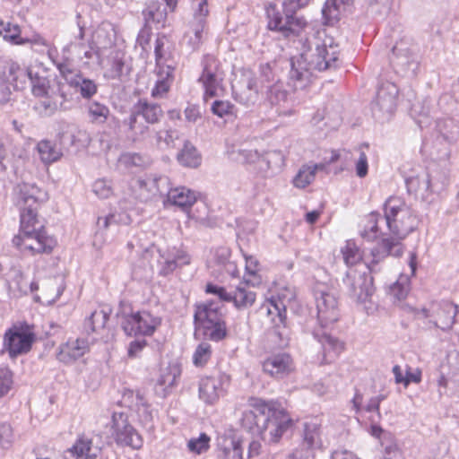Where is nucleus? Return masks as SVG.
Returning <instances> with one entry per match:
<instances>
[{
	"label": "nucleus",
	"instance_id": "f257e3e1",
	"mask_svg": "<svg viewBox=\"0 0 459 459\" xmlns=\"http://www.w3.org/2000/svg\"><path fill=\"white\" fill-rule=\"evenodd\" d=\"M307 30L303 31L306 34L305 38L302 34L299 37L302 44L301 54L290 59L289 83L294 90L305 89L311 83L314 72L325 71L337 61L335 52L328 51V47L333 48L332 39L325 38V30H313L312 32H308Z\"/></svg>",
	"mask_w": 459,
	"mask_h": 459
},
{
	"label": "nucleus",
	"instance_id": "f03ea898",
	"mask_svg": "<svg viewBox=\"0 0 459 459\" xmlns=\"http://www.w3.org/2000/svg\"><path fill=\"white\" fill-rule=\"evenodd\" d=\"M385 225L390 238H383L372 249L374 262L392 255L399 257L403 253L402 241L418 226V219L403 199L389 197L384 204Z\"/></svg>",
	"mask_w": 459,
	"mask_h": 459
},
{
	"label": "nucleus",
	"instance_id": "7ed1b4c3",
	"mask_svg": "<svg viewBox=\"0 0 459 459\" xmlns=\"http://www.w3.org/2000/svg\"><path fill=\"white\" fill-rule=\"evenodd\" d=\"M248 404L251 409L242 413L241 427L269 444L277 443L292 422L285 409L276 401L257 397L249 398Z\"/></svg>",
	"mask_w": 459,
	"mask_h": 459
},
{
	"label": "nucleus",
	"instance_id": "20e7f679",
	"mask_svg": "<svg viewBox=\"0 0 459 459\" xmlns=\"http://www.w3.org/2000/svg\"><path fill=\"white\" fill-rule=\"evenodd\" d=\"M311 0H283L282 10L270 4L266 9L268 29L278 32L285 39L299 37L306 29H310L307 21L297 12L307 6Z\"/></svg>",
	"mask_w": 459,
	"mask_h": 459
},
{
	"label": "nucleus",
	"instance_id": "39448f33",
	"mask_svg": "<svg viewBox=\"0 0 459 459\" xmlns=\"http://www.w3.org/2000/svg\"><path fill=\"white\" fill-rule=\"evenodd\" d=\"M346 278L350 282V297L356 302H365L373 293L369 266L363 262V251L353 240H346Z\"/></svg>",
	"mask_w": 459,
	"mask_h": 459
},
{
	"label": "nucleus",
	"instance_id": "423d86ee",
	"mask_svg": "<svg viewBox=\"0 0 459 459\" xmlns=\"http://www.w3.org/2000/svg\"><path fill=\"white\" fill-rule=\"evenodd\" d=\"M164 115L160 105L140 99L131 108L123 123L127 126L129 137L134 143L143 141L150 132L149 125L158 124Z\"/></svg>",
	"mask_w": 459,
	"mask_h": 459
},
{
	"label": "nucleus",
	"instance_id": "0eeeda50",
	"mask_svg": "<svg viewBox=\"0 0 459 459\" xmlns=\"http://www.w3.org/2000/svg\"><path fill=\"white\" fill-rule=\"evenodd\" d=\"M223 305L217 301H208L195 306L194 322L210 340L219 342L227 335V328L222 312Z\"/></svg>",
	"mask_w": 459,
	"mask_h": 459
},
{
	"label": "nucleus",
	"instance_id": "6e6552de",
	"mask_svg": "<svg viewBox=\"0 0 459 459\" xmlns=\"http://www.w3.org/2000/svg\"><path fill=\"white\" fill-rule=\"evenodd\" d=\"M295 298L292 290L285 288L267 299L259 311L266 314L273 325L274 333L282 340L287 335V306Z\"/></svg>",
	"mask_w": 459,
	"mask_h": 459
},
{
	"label": "nucleus",
	"instance_id": "1a4fd4ad",
	"mask_svg": "<svg viewBox=\"0 0 459 459\" xmlns=\"http://www.w3.org/2000/svg\"><path fill=\"white\" fill-rule=\"evenodd\" d=\"M117 317L126 334L130 336L152 335L161 324V318L143 310L134 312L130 307H122Z\"/></svg>",
	"mask_w": 459,
	"mask_h": 459
},
{
	"label": "nucleus",
	"instance_id": "9d476101",
	"mask_svg": "<svg viewBox=\"0 0 459 459\" xmlns=\"http://www.w3.org/2000/svg\"><path fill=\"white\" fill-rule=\"evenodd\" d=\"M16 74H18L19 79L25 77L30 79L32 93L36 97L56 94H61L63 97H65L64 90L68 89V86L57 78L48 79L47 77L39 76L38 74H33L31 70H24L21 68L16 63L10 64L9 74L12 76Z\"/></svg>",
	"mask_w": 459,
	"mask_h": 459
},
{
	"label": "nucleus",
	"instance_id": "9b49d317",
	"mask_svg": "<svg viewBox=\"0 0 459 459\" xmlns=\"http://www.w3.org/2000/svg\"><path fill=\"white\" fill-rule=\"evenodd\" d=\"M35 341V333L27 324L13 325L8 328L3 340V351L11 359L28 353Z\"/></svg>",
	"mask_w": 459,
	"mask_h": 459
},
{
	"label": "nucleus",
	"instance_id": "f8f14e48",
	"mask_svg": "<svg viewBox=\"0 0 459 459\" xmlns=\"http://www.w3.org/2000/svg\"><path fill=\"white\" fill-rule=\"evenodd\" d=\"M419 316L429 318V323L443 332H448L454 325L459 324V306L446 300L432 304L429 308H422Z\"/></svg>",
	"mask_w": 459,
	"mask_h": 459
},
{
	"label": "nucleus",
	"instance_id": "ddd939ff",
	"mask_svg": "<svg viewBox=\"0 0 459 459\" xmlns=\"http://www.w3.org/2000/svg\"><path fill=\"white\" fill-rule=\"evenodd\" d=\"M56 67L64 83L68 86V92H72V89H74L84 100H90L97 93V83L93 80L83 76L81 71L75 69L71 63L67 61L61 62L56 65Z\"/></svg>",
	"mask_w": 459,
	"mask_h": 459
},
{
	"label": "nucleus",
	"instance_id": "4468645a",
	"mask_svg": "<svg viewBox=\"0 0 459 459\" xmlns=\"http://www.w3.org/2000/svg\"><path fill=\"white\" fill-rule=\"evenodd\" d=\"M397 95L398 89L392 82H386L378 87L371 106L372 115L377 121L385 123L392 118L396 108Z\"/></svg>",
	"mask_w": 459,
	"mask_h": 459
},
{
	"label": "nucleus",
	"instance_id": "2eb2a0df",
	"mask_svg": "<svg viewBox=\"0 0 459 459\" xmlns=\"http://www.w3.org/2000/svg\"><path fill=\"white\" fill-rule=\"evenodd\" d=\"M417 48L409 39H403L392 48L390 62L396 73L406 75L409 73L414 74L418 68L419 61Z\"/></svg>",
	"mask_w": 459,
	"mask_h": 459
},
{
	"label": "nucleus",
	"instance_id": "dca6fc26",
	"mask_svg": "<svg viewBox=\"0 0 459 459\" xmlns=\"http://www.w3.org/2000/svg\"><path fill=\"white\" fill-rule=\"evenodd\" d=\"M13 244L22 251H30L31 255L50 253L56 246V240L45 230L22 232L14 236Z\"/></svg>",
	"mask_w": 459,
	"mask_h": 459
},
{
	"label": "nucleus",
	"instance_id": "f3484780",
	"mask_svg": "<svg viewBox=\"0 0 459 459\" xmlns=\"http://www.w3.org/2000/svg\"><path fill=\"white\" fill-rule=\"evenodd\" d=\"M112 429L115 440L118 445L139 449L143 441L141 435L128 422L127 415L124 412H114L112 415Z\"/></svg>",
	"mask_w": 459,
	"mask_h": 459
},
{
	"label": "nucleus",
	"instance_id": "a211bd4d",
	"mask_svg": "<svg viewBox=\"0 0 459 459\" xmlns=\"http://www.w3.org/2000/svg\"><path fill=\"white\" fill-rule=\"evenodd\" d=\"M262 87V84L251 71H245L240 80L232 85V91L237 100L249 106L256 101Z\"/></svg>",
	"mask_w": 459,
	"mask_h": 459
},
{
	"label": "nucleus",
	"instance_id": "6ab92c4d",
	"mask_svg": "<svg viewBox=\"0 0 459 459\" xmlns=\"http://www.w3.org/2000/svg\"><path fill=\"white\" fill-rule=\"evenodd\" d=\"M117 39L115 24L110 22H102L93 31L89 47L94 50L98 62H101L103 50L110 48Z\"/></svg>",
	"mask_w": 459,
	"mask_h": 459
},
{
	"label": "nucleus",
	"instance_id": "aec40b11",
	"mask_svg": "<svg viewBox=\"0 0 459 459\" xmlns=\"http://www.w3.org/2000/svg\"><path fill=\"white\" fill-rule=\"evenodd\" d=\"M203 73L199 81L203 82L205 95L213 97L222 81V73L220 70L219 61L212 55H205L202 61Z\"/></svg>",
	"mask_w": 459,
	"mask_h": 459
},
{
	"label": "nucleus",
	"instance_id": "412c9836",
	"mask_svg": "<svg viewBox=\"0 0 459 459\" xmlns=\"http://www.w3.org/2000/svg\"><path fill=\"white\" fill-rule=\"evenodd\" d=\"M64 92L65 97H63L61 94L43 96L42 98L44 99L35 104L34 109L39 115L46 117L53 116L59 110H69L73 105L74 93L68 92V89H65Z\"/></svg>",
	"mask_w": 459,
	"mask_h": 459
},
{
	"label": "nucleus",
	"instance_id": "4be33fe9",
	"mask_svg": "<svg viewBox=\"0 0 459 459\" xmlns=\"http://www.w3.org/2000/svg\"><path fill=\"white\" fill-rule=\"evenodd\" d=\"M229 378L223 375L204 377L199 385V397L205 403L213 404L224 394V385Z\"/></svg>",
	"mask_w": 459,
	"mask_h": 459
},
{
	"label": "nucleus",
	"instance_id": "5701e85b",
	"mask_svg": "<svg viewBox=\"0 0 459 459\" xmlns=\"http://www.w3.org/2000/svg\"><path fill=\"white\" fill-rule=\"evenodd\" d=\"M90 351L89 342L85 339L68 340L61 344L56 352V359L65 365L73 364Z\"/></svg>",
	"mask_w": 459,
	"mask_h": 459
},
{
	"label": "nucleus",
	"instance_id": "b1692460",
	"mask_svg": "<svg viewBox=\"0 0 459 459\" xmlns=\"http://www.w3.org/2000/svg\"><path fill=\"white\" fill-rule=\"evenodd\" d=\"M262 368L268 376L281 379L292 370L291 357L285 352L273 354L264 360Z\"/></svg>",
	"mask_w": 459,
	"mask_h": 459
},
{
	"label": "nucleus",
	"instance_id": "393cba45",
	"mask_svg": "<svg viewBox=\"0 0 459 459\" xmlns=\"http://www.w3.org/2000/svg\"><path fill=\"white\" fill-rule=\"evenodd\" d=\"M315 299L318 319L325 325L336 322L339 318V312L335 297L322 291L316 292Z\"/></svg>",
	"mask_w": 459,
	"mask_h": 459
},
{
	"label": "nucleus",
	"instance_id": "a878e982",
	"mask_svg": "<svg viewBox=\"0 0 459 459\" xmlns=\"http://www.w3.org/2000/svg\"><path fill=\"white\" fill-rule=\"evenodd\" d=\"M381 224H385V216L382 217L377 212H372L361 220L360 235L368 240H375L379 236L383 238H390L389 233L383 231Z\"/></svg>",
	"mask_w": 459,
	"mask_h": 459
},
{
	"label": "nucleus",
	"instance_id": "bb28decb",
	"mask_svg": "<svg viewBox=\"0 0 459 459\" xmlns=\"http://www.w3.org/2000/svg\"><path fill=\"white\" fill-rule=\"evenodd\" d=\"M100 453V447L94 445L92 439L83 436L65 452V457L67 459H96Z\"/></svg>",
	"mask_w": 459,
	"mask_h": 459
},
{
	"label": "nucleus",
	"instance_id": "cd10ccee",
	"mask_svg": "<svg viewBox=\"0 0 459 459\" xmlns=\"http://www.w3.org/2000/svg\"><path fill=\"white\" fill-rule=\"evenodd\" d=\"M23 207H39L48 200V194L34 184H23L20 190Z\"/></svg>",
	"mask_w": 459,
	"mask_h": 459
},
{
	"label": "nucleus",
	"instance_id": "c85d7f7f",
	"mask_svg": "<svg viewBox=\"0 0 459 459\" xmlns=\"http://www.w3.org/2000/svg\"><path fill=\"white\" fill-rule=\"evenodd\" d=\"M216 459H243L242 441L235 437L224 438L219 443Z\"/></svg>",
	"mask_w": 459,
	"mask_h": 459
},
{
	"label": "nucleus",
	"instance_id": "c756f323",
	"mask_svg": "<svg viewBox=\"0 0 459 459\" xmlns=\"http://www.w3.org/2000/svg\"><path fill=\"white\" fill-rule=\"evenodd\" d=\"M196 198V194L194 191L185 186L176 187L168 193L165 204L169 203L186 210L195 203Z\"/></svg>",
	"mask_w": 459,
	"mask_h": 459
},
{
	"label": "nucleus",
	"instance_id": "7c9ffc66",
	"mask_svg": "<svg viewBox=\"0 0 459 459\" xmlns=\"http://www.w3.org/2000/svg\"><path fill=\"white\" fill-rule=\"evenodd\" d=\"M173 73L174 67L171 65H168L164 68L157 69L158 79L155 86L152 90V96L153 98H162L168 93L174 80Z\"/></svg>",
	"mask_w": 459,
	"mask_h": 459
},
{
	"label": "nucleus",
	"instance_id": "2f4dec72",
	"mask_svg": "<svg viewBox=\"0 0 459 459\" xmlns=\"http://www.w3.org/2000/svg\"><path fill=\"white\" fill-rule=\"evenodd\" d=\"M130 66L126 63V54L119 49L111 52V65L108 77L123 81L130 73Z\"/></svg>",
	"mask_w": 459,
	"mask_h": 459
},
{
	"label": "nucleus",
	"instance_id": "473e14b6",
	"mask_svg": "<svg viewBox=\"0 0 459 459\" xmlns=\"http://www.w3.org/2000/svg\"><path fill=\"white\" fill-rule=\"evenodd\" d=\"M205 27L206 22H191L189 30L186 32L183 38V43L186 44L191 51L199 49L203 44Z\"/></svg>",
	"mask_w": 459,
	"mask_h": 459
},
{
	"label": "nucleus",
	"instance_id": "72a5a7b5",
	"mask_svg": "<svg viewBox=\"0 0 459 459\" xmlns=\"http://www.w3.org/2000/svg\"><path fill=\"white\" fill-rule=\"evenodd\" d=\"M37 209V207H22L20 231L28 233L29 231L45 230L43 222L38 218Z\"/></svg>",
	"mask_w": 459,
	"mask_h": 459
},
{
	"label": "nucleus",
	"instance_id": "f704fd0d",
	"mask_svg": "<svg viewBox=\"0 0 459 459\" xmlns=\"http://www.w3.org/2000/svg\"><path fill=\"white\" fill-rule=\"evenodd\" d=\"M343 9L344 0H326L322 9L323 24L328 26L336 24L341 20Z\"/></svg>",
	"mask_w": 459,
	"mask_h": 459
},
{
	"label": "nucleus",
	"instance_id": "c9c22d12",
	"mask_svg": "<svg viewBox=\"0 0 459 459\" xmlns=\"http://www.w3.org/2000/svg\"><path fill=\"white\" fill-rule=\"evenodd\" d=\"M244 282L240 283L234 291H231V302L238 309H246L253 306L255 301V292L248 290Z\"/></svg>",
	"mask_w": 459,
	"mask_h": 459
},
{
	"label": "nucleus",
	"instance_id": "e433bc0d",
	"mask_svg": "<svg viewBox=\"0 0 459 459\" xmlns=\"http://www.w3.org/2000/svg\"><path fill=\"white\" fill-rule=\"evenodd\" d=\"M325 169V163L303 165L293 178V185L298 188H305L313 182L316 173L318 170H324Z\"/></svg>",
	"mask_w": 459,
	"mask_h": 459
},
{
	"label": "nucleus",
	"instance_id": "4c0bfd02",
	"mask_svg": "<svg viewBox=\"0 0 459 459\" xmlns=\"http://www.w3.org/2000/svg\"><path fill=\"white\" fill-rule=\"evenodd\" d=\"M188 264H190V256L183 250H175L165 258L160 273L168 275L176 268Z\"/></svg>",
	"mask_w": 459,
	"mask_h": 459
},
{
	"label": "nucleus",
	"instance_id": "58836bf2",
	"mask_svg": "<svg viewBox=\"0 0 459 459\" xmlns=\"http://www.w3.org/2000/svg\"><path fill=\"white\" fill-rule=\"evenodd\" d=\"M284 165V155L281 151H268L263 154L260 170L267 176L269 170L281 169Z\"/></svg>",
	"mask_w": 459,
	"mask_h": 459
},
{
	"label": "nucleus",
	"instance_id": "ea45409f",
	"mask_svg": "<svg viewBox=\"0 0 459 459\" xmlns=\"http://www.w3.org/2000/svg\"><path fill=\"white\" fill-rule=\"evenodd\" d=\"M177 158L178 162L185 167L196 168L201 162V157L197 150L189 142L185 143Z\"/></svg>",
	"mask_w": 459,
	"mask_h": 459
},
{
	"label": "nucleus",
	"instance_id": "a19ab883",
	"mask_svg": "<svg viewBox=\"0 0 459 459\" xmlns=\"http://www.w3.org/2000/svg\"><path fill=\"white\" fill-rule=\"evenodd\" d=\"M179 133L176 129L166 128L155 132V145L160 150L175 147Z\"/></svg>",
	"mask_w": 459,
	"mask_h": 459
},
{
	"label": "nucleus",
	"instance_id": "79ce46f5",
	"mask_svg": "<svg viewBox=\"0 0 459 459\" xmlns=\"http://www.w3.org/2000/svg\"><path fill=\"white\" fill-rule=\"evenodd\" d=\"M109 314L105 310H95L84 322V329L87 333H97L105 327Z\"/></svg>",
	"mask_w": 459,
	"mask_h": 459
},
{
	"label": "nucleus",
	"instance_id": "37998d69",
	"mask_svg": "<svg viewBox=\"0 0 459 459\" xmlns=\"http://www.w3.org/2000/svg\"><path fill=\"white\" fill-rule=\"evenodd\" d=\"M143 15L147 26L163 22L166 18L164 9L160 8L159 2H151L143 11Z\"/></svg>",
	"mask_w": 459,
	"mask_h": 459
},
{
	"label": "nucleus",
	"instance_id": "c03bdc74",
	"mask_svg": "<svg viewBox=\"0 0 459 459\" xmlns=\"http://www.w3.org/2000/svg\"><path fill=\"white\" fill-rule=\"evenodd\" d=\"M267 99L272 105L285 108V104L288 103V92L283 84L277 81L273 85L268 86Z\"/></svg>",
	"mask_w": 459,
	"mask_h": 459
},
{
	"label": "nucleus",
	"instance_id": "a18cd8bd",
	"mask_svg": "<svg viewBox=\"0 0 459 459\" xmlns=\"http://www.w3.org/2000/svg\"><path fill=\"white\" fill-rule=\"evenodd\" d=\"M246 274L244 283L247 286L256 287L262 282V278L257 274L258 261L254 256H246Z\"/></svg>",
	"mask_w": 459,
	"mask_h": 459
},
{
	"label": "nucleus",
	"instance_id": "49530a36",
	"mask_svg": "<svg viewBox=\"0 0 459 459\" xmlns=\"http://www.w3.org/2000/svg\"><path fill=\"white\" fill-rule=\"evenodd\" d=\"M314 336L322 344L325 357L329 356L330 359H332L331 352L337 355L342 351V343L332 335L325 333H323L322 334L316 333H314Z\"/></svg>",
	"mask_w": 459,
	"mask_h": 459
},
{
	"label": "nucleus",
	"instance_id": "de8ad7c7",
	"mask_svg": "<svg viewBox=\"0 0 459 459\" xmlns=\"http://www.w3.org/2000/svg\"><path fill=\"white\" fill-rule=\"evenodd\" d=\"M87 109L90 121L93 124H104L109 116V108L97 101L90 102Z\"/></svg>",
	"mask_w": 459,
	"mask_h": 459
},
{
	"label": "nucleus",
	"instance_id": "09e8293b",
	"mask_svg": "<svg viewBox=\"0 0 459 459\" xmlns=\"http://www.w3.org/2000/svg\"><path fill=\"white\" fill-rule=\"evenodd\" d=\"M303 444L308 449L319 448L322 441L319 434V427L316 423H305Z\"/></svg>",
	"mask_w": 459,
	"mask_h": 459
},
{
	"label": "nucleus",
	"instance_id": "8fccbe9b",
	"mask_svg": "<svg viewBox=\"0 0 459 459\" xmlns=\"http://www.w3.org/2000/svg\"><path fill=\"white\" fill-rule=\"evenodd\" d=\"M405 185L410 194L420 190L429 191L430 189V178L428 173L411 176L405 178Z\"/></svg>",
	"mask_w": 459,
	"mask_h": 459
},
{
	"label": "nucleus",
	"instance_id": "3c124183",
	"mask_svg": "<svg viewBox=\"0 0 459 459\" xmlns=\"http://www.w3.org/2000/svg\"><path fill=\"white\" fill-rule=\"evenodd\" d=\"M17 80H19L18 74L11 76L9 74L8 65L6 71H4L2 75H0V105L7 103L11 100V81L16 82Z\"/></svg>",
	"mask_w": 459,
	"mask_h": 459
},
{
	"label": "nucleus",
	"instance_id": "603ef678",
	"mask_svg": "<svg viewBox=\"0 0 459 459\" xmlns=\"http://www.w3.org/2000/svg\"><path fill=\"white\" fill-rule=\"evenodd\" d=\"M410 291V279L406 275H400L395 282L390 286V295L398 301L405 299Z\"/></svg>",
	"mask_w": 459,
	"mask_h": 459
},
{
	"label": "nucleus",
	"instance_id": "864d4df0",
	"mask_svg": "<svg viewBox=\"0 0 459 459\" xmlns=\"http://www.w3.org/2000/svg\"><path fill=\"white\" fill-rule=\"evenodd\" d=\"M38 152L45 163H51L58 160L60 152L50 141L43 140L38 143Z\"/></svg>",
	"mask_w": 459,
	"mask_h": 459
},
{
	"label": "nucleus",
	"instance_id": "5fc2aeb1",
	"mask_svg": "<svg viewBox=\"0 0 459 459\" xmlns=\"http://www.w3.org/2000/svg\"><path fill=\"white\" fill-rule=\"evenodd\" d=\"M211 438L206 433H201L198 437H193L187 442V448L190 452L200 455L210 448Z\"/></svg>",
	"mask_w": 459,
	"mask_h": 459
},
{
	"label": "nucleus",
	"instance_id": "6e6d98bb",
	"mask_svg": "<svg viewBox=\"0 0 459 459\" xmlns=\"http://www.w3.org/2000/svg\"><path fill=\"white\" fill-rule=\"evenodd\" d=\"M4 34V38L6 40H9L13 44L20 45V39H22V37L20 36L21 34V29L20 26L17 24H12L11 22H0V34Z\"/></svg>",
	"mask_w": 459,
	"mask_h": 459
},
{
	"label": "nucleus",
	"instance_id": "4d7b16f0",
	"mask_svg": "<svg viewBox=\"0 0 459 459\" xmlns=\"http://www.w3.org/2000/svg\"><path fill=\"white\" fill-rule=\"evenodd\" d=\"M212 355L211 345L207 342H201L195 349L193 355V362L197 367L207 363Z\"/></svg>",
	"mask_w": 459,
	"mask_h": 459
},
{
	"label": "nucleus",
	"instance_id": "13d9d810",
	"mask_svg": "<svg viewBox=\"0 0 459 459\" xmlns=\"http://www.w3.org/2000/svg\"><path fill=\"white\" fill-rule=\"evenodd\" d=\"M166 40L165 37H159L155 41L154 54L157 69L164 68L169 65L166 63L167 53L164 49Z\"/></svg>",
	"mask_w": 459,
	"mask_h": 459
},
{
	"label": "nucleus",
	"instance_id": "bf43d9fd",
	"mask_svg": "<svg viewBox=\"0 0 459 459\" xmlns=\"http://www.w3.org/2000/svg\"><path fill=\"white\" fill-rule=\"evenodd\" d=\"M128 216L125 213H112L106 217L98 219V227L101 230H107L110 225L127 223Z\"/></svg>",
	"mask_w": 459,
	"mask_h": 459
},
{
	"label": "nucleus",
	"instance_id": "052dcab7",
	"mask_svg": "<svg viewBox=\"0 0 459 459\" xmlns=\"http://www.w3.org/2000/svg\"><path fill=\"white\" fill-rule=\"evenodd\" d=\"M13 384L12 371L7 368L0 367V398L7 394L12 389Z\"/></svg>",
	"mask_w": 459,
	"mask_h": 459
},
{
	"label": "nucleus",
	"instance_id": "680f3d73",
	"mask_svg": "<svg viewBox=\"0 0 459 459\" xmlns=\"http://www.w3.org/2000/svg\"><path fill=\"white\" fill-rule=\"evenodd\" d=\"M13 430L10 424L1 423L0 424V447L3 449H8L11 447L13 442Z\"/></svg>",
	"mask_w": 459,
	"mask_h": 459
},
{
	"label": "nucleus",
	"instance_id": "e2e57ef3",
	"mask_svg": "<svg viewBox=\"0 0 459 459\" xmlns=\"http://www.w3.org/2000/svg\"><path fill=\"white\" fill-rule=\"evenodd\" d=\"M263 154L259 153L256 150H238V160L244 163L253 164L255 163L260 169L262 164Z\"/></svg>",
	"mask_w": 459,
	"mask_h": 459
},
{
	"label": "nucleus",
	"instance_id": "0e129e2a",
	"mask_svg": "<svg viewBox=\"0 0 459 459\" xmlns=\"http://www.w3.org/2000/svg\"><path fill=\"white\" fill-rule=\"evenodd\" d=\"M194 10V22H206L209 13L207 0H196L191 3Z\"/></svg>",
	"mask_w": 459,
	"mask_h": 459
},
{
	"label": "nucleus",
	"instance_id": "69168bd1",
	"mask_svg": "<svg viewBox=\"0 0 459 459\" xmlns=\"http://www.w3.org/2000/svg\"><path fill=\"white\" fill-rule=\"evenodd\" d=\"M20 45L30 44L31 48L38 52H43L48 47L47 40L39 34L26 37L20 39Z\"/></svg>",
	"mask_w": 459,
	"mask_h": 459
},
{
	"label": "nucleus",
	"instance_id": "338daca9",
	"mask_svg": "<svg viewBox=\"0 0 459 459\" xmlns=\"http://www.w3.org/2000/svg\"><path fill=\"white\" fill-rule=\"evenodd\" d=\"M234 106L228 100H215L211 107L212 112L219 117L232 114Z\"/></svg>",
	"mask_w": 459,
	"mask_h": 459
},
{
	"label": "nucleus",
	"instance_id": "774afa93",
	"mask_svg": "<svg viewBox=\"0 0 459 459\" xmlns=\"http://www.w3.org/2000/svg\"><path fill=\"white\" fill-rule=\"evenodd\" d=\"M178 376V370L177 368H166L160 374L158 379V384L165 388L172 387L176 383Z\"/></svg>",
	"mask_w": 459,
	"mask_h": 459
}]
</instances>
